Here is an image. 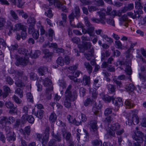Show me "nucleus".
<instances>
[{
    "instance_id": "30",
    "label": "nucleus",
    "mask_w": 146,
    "mask_h": 146,
    "mask_svg": "<svg viewBox=\"0 0 146 146\" xmlns=\"http://www.w3.org/2000/svg\"><path fill=\"white\" fill-rule=\"evenodd\" d=\"M94 52V49L92 48L90 51H89L88 53L84 54L86 58L88 60H90L93 55Z\"/></svg>"
},
{
    "instance_id": "38",
    "label": "nucleus",
    "mask_w": 146,
    "mask_h": 146,
    "mask_svg": "<svg viewBox=\"0 0 146 146\" xmlns=\"http://www.w3.org/2000/svg\"><path fill=\"white\" fill-rule=\"evenodd\" d=\"M57 119L56 114L54 112L51 113L49 117V120L52 122H54Z\"/></svg>"
},
{
    "instance_id": "47",
    "label": "nucleus",
    "mask_w": 146,
    "mask_h": 146,
    "mask_svg": "<svg viewBox=\"0 0 146 146\" xmlns=\"http://www.w3.org/2000/svg\"><path fill=\"white\" fill-rule=\"evenodd\" d=\"M42 52L45 54V56L46 57H49L51 56L52 54V52H50L48 50L46 49H43Z\"/></svg>"
},
{
    "instance_id": "40",
    "label": "nucleus",
    "mask_w": 146,
    "mask_h": 146,
    "mask_svg": "<svg viewBox=\"0 0 146 146\" xmlns=\"http://www.w3.org/2000/svg\"><path fill=\"white\" fill-rule=\"evenodd\" d=\"M53 90H50V88H46V90L45 96L48 100L50 99L51 98L52 95L50 92Z\"/></svg>"
},
{
    "instance_id": "12",
    "label": "nucleus",
    "mask_w": 146,
    "mask_h": 146,
    "mask_svg": "<svg viewBox=\"0 0 146 146\" xmlns=\"http://www.w3.org/2000/svg\"><path fill=\"white\" fill-rule=\"evenodd\" d=\"M134 15L131 12H128L127 13V15L132 17L133 19H134L137 18H139L141 16L140 14L143 13L142 11L138 10V11H135L134 10Z\"/></svg>"
},
{
    "instance_id": "1",
    "label": "nucleus",
    "mask_w": 146,
    "mask_h": 146,
    "mask_svg": "<svg viewBox=\"0 0 146 146\" xmlns=\"http://www.w3.org/2000/svg\"><path fill=\"white\" fill-rule=\"evenodd\" d=\"M117 62L119 65H123L125 68V72L129 76L128 78L131 79V75L132 74V71L130 66L131 65L130 59L125 60V59H123L122 60L118 61Z\"/></svg>"
},
{
    "instance_id": "59",
    "label": "nucleus",
    "mask_w": 146,
    "mask_h": 146,
    "mask_svg": "<svg viewBox=\"0 0 146 146\" xmlns=\"http://www.w3.org/2000/svg\"><path fill=\"white\" fill-rule=\"evenodd\" d=\"M135 8L137 9L136 11H138L139 10L142 11L141 9H142L143 7L141 6V4L139 2H135Z\"/></svg>"
},
{
    "instance_id": "26",
    "label": "nucleus",
    "mask_w": 146,
    "mask_h": 146,
    "mask_svg": "<svg viewBox=\"0 0 146 146\" xmlns=\"http://www.w3.org/2000/svg\"><path fill=\"white\" fill-rule=\"evenodd\" d=\"M4 93L3 94V97L4 98H6L9 95V93L10 92V88L7 86L3 87Z\"/></svg>"
},
{
    "instance_id": "13",
    "label": "nucleus",
    "mask_w": 146,
    "mask_h": 146,
    "mask_svg": "<svg viewBox=\"0 0 146 146\" xmlns=\"http://www.w3.org/2000/svg\"><path fill=\"white\" fill-rule=\"evenodd\" d=\"M7 131L8 132L6 133V139L7 141L11 143L15 140V135L14 132L9 131Z\"/></svg>"
},
{
    "instance_id": "46",
    "label": "nucleus",
    "mask_w": 146,
    "mask_h": 146,
    "mask_svg": "<svg viewBox=\"0 0 146 146\" xmlns=\"http://www.w3.org/2000/svg\"><path fill=\"white\" fill-rule=\"evenodd\" d=\"M107 87L110 93H112L115 91V88L113 85L109 84L107 86Z\"/></svg>"
},
{
    "instance_id": "31",
    "label": "nucleus",
    "mask_w": 146,
    "mask_h": 146,
    "mask_svg": "<svg viewBox=\"0 0 146 146\" xmlns=\"http://www.w3.org/2000/svg\"><path fill=\"white\" fill-rule=\"evenodd\" d=\"M90 76L84 75L83 77V82L84 85H89L90 82Z\"/></svg>"
},
{
    "instance_id": "20",
    "label": "nucleus",
    "mask_w": 146,
    "mask_h": 146,
    "mask_svg": "<svg viewBox=\"0 0 146 146\" xmlns=\"http://www.w3.org/2000/svg\"><path fill=\"white\" fill-rule=\"evenodd\" d=\"M53 139H52L55 140L56 141L60 142L62 140V137L61 135L59 133H57L56 134H54L53 131L52 133Z\"/></svg>"
},
{
    "instance_id": "18",
    "label": "nucleus",
    "mask_w": 146,
    "mask_h": 146,
    "mask_svg": "<svg viewBox=\"0 0 146 146\" xmlns=\"http://www.w3.org/2000/svg\"><path fill=\"white\" fill-rule=\"evenodd\" d=\"M128 20V18L127 15L124 14L122 17L119 18V20L120 21L119 23L121 25H123L126 27L128 26V24L125 22Z\"/></svg>"
},
{
    "instance_id": "63",
    "label": "nucleus",
    "mask_w": 146,
    "mask_h": 146,
    "mask_svg": "<svg viewBox=\"0 0 146 146\" xmlns=\"http://www.w3.org/2000/svg\"><path fill=\"white\" fill-rule=\"evenodd\" d=\"M33 37L36 40L38 39L39 36V34L38 31H36L33 33H32Z\"/></svg>"
},
{
    "instance_id": "53",
    "label": "nucleus",
    "mask_w": 146,
    "mask_h": 146,
    "mask_svg": "<svg viewBox=\"0 0 146 146\" xmlns=\"http://www.w3.org/2000/svg\"><path fill=\"white\" fill-rule=\"evenodd\" d=\"M121 13H123L122 12L121 10L117 11L116 10H113L112 12V15L113 16H118L120 17L121 15Z\"/></svg>"
},
{
    "instance_id": "25",
    "label": "nucleus",
    "mask_w": 146,
    "mask_h": 146,
    "mask_svg": "<svg viewBox=\"0 0 146 146\" xmlns=\"http://www.w3.org/2000/svg\"><path fill=\"white\" fill-rule=\"evenodd\" d=\"M85 67L86 68L88 72L90 74L92 72L93 68L88 62H85L84 63Z\"/></svg>"
},
{
    "instance_id": "21",
    "label": "nucleus",
    "mask_w": 146,
    "mask_h": 146,
    "mask_svg": "<svg viewBox=\"0 0 146 146\" xmlns=\"http://www.w3.org/2000/svg\"><path fill=\"white\" fill-rule=\"evenodd\" d=\"M10 1L13 4L19 7H21L24 4L22 0H10Z\"/></svg>"
},
{
    "instance_id": "23",
    "label": "nucleus",
    "mask_w": 146,
    "mask_h": 146,
    "mask_svg": "<svg viewBox=\"0 0 146 146\" xmlns=\"http://www.w3.org/2000/svg\"><path fill=\"white\" fill-rule=\"evenodd\" d=\"M27 29L26 27L21 23H18L15 24L14 27V30L15 31H19L21 30H25Z\"/></svg>"
},
{
    "instance_id": "8",
    "label": "nucleus",
    "mask_w": 146,
    "mask_h": 146,
    "mask_svg": "<svg viewBox=\"0 0 146 146\" xmlns=\"http://www.w3.org/2000/svg\"><path fill=\"white\" fill-rule=\"evenodd\" d=\"M21 120L23 123L27 121L29 123L33 124L34 123L35 119L32 115L28 114H24L21 117Z\"/></svg>"
},
{
    "instance_id": "52",
    "label": "nucleus",
    "mask_w": 146,
    "mask_h": 146,
    "mask_svg": "<svg viewBox=\"0 0 146 146\" xmlns=\"http://www.w3.org/2000/svg\"><path fill=\"white\" fill-rule=\"evenodd\" d=\"M13 100L17 104H20L22 100L20 99L18 97L15 95H14L12 97Z\"/></svg>"
},
{
    "instance_id": "28",
    "label": "nucleus",
    "mask_w": 146,
    "mask_h": 146,
    "mask_svg": "<svg viewBox=\"0 0 146 146\" xmlns=\"http://www.w3.org/2000/svg\"><path fill=\"white\" fill-rule=\"evenodd\" d=\"M133 4L130 3L127 6H125L123 9L121 10V11L123 13H125L127 11L132 10L133 8Z\"/></svg>"
},
{
    "instance_id": "9",
    "label": "nucleus",
    "mask_w": 146,
    "mask_h": 146,
    "mask_svg": "<svg viewBox=\"0 0 146 146\" xmlns=\"http://www.w3.org/2000/svg\"><path fill=\"white\" fill-rule=\"evenodd\" d=\"M19 47L17 43H15L14 44H11L10 46H7V47L10 51L11 58H17L18 57V55L16 54L13 55L11 51H14L17 50Z\"/></svg>"
},
{
    "instance_id": "29",
    "label": "nucleus",
    "mask_w": 146,
    "mask_h": 146,
    "mask_svg": "<svg viewBox=\"0 0 146 146\" xmlns=\"http://www.w3.org/2000/svg\"><path fill=\"white\" fill-rule=\"evenodd\" d=\"M8 119V117L6 116L1 117L0 120V124H5V126L6 124H10V122L9 121Z\"/></svg>"
},
{
    "instance_id": "35",
    "label": "nucleus",
    "mask_w": 146,
    "mask_h": 146,
    "mask_svg": "<svg viewBox=\"0 0 146 146\" xmlns=\"http://www.w3.org/2000/svg\"><path fill=\"white\" fill-rule=\"evenodd\" d=\"M48 36L50 37L49 40L50 41H52L53 40V38L55 37L54 31L52 29L50 28L48 29Z\"/></svg>"
},
{
    "instance_id": "32",
    "label": "nucleus",
    "mask_w": 146,
    "mask_h": 146,
    "mask_svg": "<svg viewBox=\"0 0 146 146\" xmlns=\"http://www.w3.org/2000/svg\"><path fill=\"white\" fill-rule=\"evenodd\" d=\"M70 21V23L72 26H75V25L72 23V21L74 20L75 17L76 18V16L74 15V11H73L68 16Z\"/></svg>"
},
{
    "instance_id": "44",
    "label": "nucleus",
    "mask_w": 146,
    "mask_h": 146,
    "mask_svg": "<svg viewBox=\"0 0 146 146\" xmlns=\"http://www.w3.org/2000/svg\"><path fill=\"white\" fill-rule=\"evenodd\" d=\"M101 36L103 39H104L109 43H111L113 42L112 39L110 37H109L106 35H101Z\"/></svg>"
},
{
    "instance_id": "27",
    "label": "nucleus",
    "mask_w": 146,
    "mask_h": 146,
    "mask_svg": "<svg viewBox=\"0 0 146 146\" xmlns=\"http://www.w3.org/2000/svg\"><path fill=\"white\" fill-rule=\"evenodd\" d=\"M125 88L127 92H133L135 89V87L133 84L130 83L126 85Z\"/></svg>"
},
{
    "instance_id": "41",
    "label": "nucleus",
    "mask_w": 146,
    "mask_h": 146,
    "mask_svg": "<svg viewBox=\"0 0 146 146\" xmlns=\"http://www.w3.org/2000/svg\"><path fill=\"white\" fill-rule=\"evenodd\" d=\"M102 121L104 123L108 125L109 123L112 121L111 117L110 116L108 117L102 119Z\"/></svg>"
},
{
    "instance_id": "62",
    "label": "nucleus",
    "mask_w": 146,
    "mask_h": 146,
    "mask_svg": "<svg viewBox=\"0 0 146 146\" xmlns=\"http://www.w3.org/2000/svg\"><path fill=\"white\" fill-rule=\"evenodd\" d=\"M57 144L55 140L51 139L48 143V146H57Z\"/></svg>"
},
{
    "instance_id": "2",
    "label": "nucleus",
    "mask_w": 146,
    "mask_h": 146,
    "mask_svg": "<svg viewBox=\"0 0 146 146\" xmlns=\"http://www.w3.org/2000/svg\"><path fill=\"white\" fill-rule=\"evenodd\" d=\"M110 129L115 132L117 135L120 136L125 132L123 129L121 128L120 125L118 123H113L110 126Z\"/></svg>"
},
{
    "instance_id": "33",
    "label": "nucleus",
    "mask_w": 146,
    "mask_h": 146,
    "mask_svg": "<svg viewBox=\"0 0 146 146\" xmlns=\"http://www.w3.org/2000/svg\"><path fill=\"white\" fill-rule=\"evenodd\" d=\"M47 71V68L46 67H41L38 69V72L40 76L44 75Z\"/></svg>"
},
{
    "instance_id": "19",
    "label": "nucleus",
    "mask_w": 146,
    "mask_h": 146,
    "mask_svg": "<svg viewBox=\"0 0 146 146\" xmlns=\"http://www.w3.org/2000/svg\"><path fill=\"white\" fill-rule=\"evenodd\" d=\"M97 13L100 16V18L99 19L101 21V23L102 24H105V21L104 20L106 19L105 13L100 11L97 12Z\"/></svg>"
},
{
    "instance_id": "57",
    "label": "nucleus",
    "mask_w": 146,
    "mask_h": 146,
    "mask_svg": "<svg viewBox=\"0 0 146 146\" xmlns=\"http://www.w3.org/2000/svg\"><path fill=\"white\" fill-rule=\"evenodd\" d=\"M56 63L62 66L64 64V60L61 57H59L56 60Z\"/></svg>"
},
{
    "instance_id": "11",
    "label": "nucleus",
    "mask_w": 146,
    "mask_h": 146,
    "mask_svg": "<svg viewBox=\"0 0 146 146\" xmlns=\"http://www.w3.org/2000/svg\"><path fill=\"white\" fill-rule=\"evenodd\" d=\"M44 111L43 110H39L34 108L33 110L32 113L39 119H41L43 116Z\"/></svg>"
},
{
    "instance_id": "43",
    "label": "nucleus",
    "mask_w": 146,
    "mask_h": 146,
    "mask_svg": "<svg viewBox=\"0 0 146 146\" xmlns=\"http://www.w3.org/2000/svg\"><path fill=\"white\" fill-rule=\"evenodd\" d=\"M44 134L41 139V143L42 144H43L44 142L46 143L48 141L49 139V135L46 133Z\"/></svg>"
},
{
    "instance_id": "50",
    "label": "nucleus",
    "mask_w": 146,
    "mask_h": 146,
    "mask_svg": "<svg viewBox=\"0 0 146 146\" xmlns=\"http://www.w3.org/2000/svg\"><path fill=\"white\" fill-rule=\"evenodd\" d=\"M99 80L98 79H95L94 81L93 87L96 90L100 86V84H98Z\"/></svg>"
},
{
    "instance_id": "55",
    "label": "nucleus",
    "mask_w": 146,
    "mask_h": 146,
    "mask_svg": "<svg viewBox=\"0 0 146 146\" xmlns=\"http://www.w3.org/2000/svg\"><path fill=\"white\" fill-rule=\"evenodd\" d=\"M88 9L89 11L92 13L93 11H98L99 9L96 7L95 6H88Z\"/></svg>"
},
{
    "instance_id": "49",
    "label": "nucleus",
    "mask_w": 146,
    "mask_h": 146,
    "mask_svg": "<svg viewBox=\"0 0 146 146\" xmlns=\"http://www.w3.org/2000/svg\"><path fill=\"white\" fill-rule=\"evenodd\" d=\"M26 97L28 100L31 102H33V96L30 92H27L26 94Z\"/></svg>"
},
{
    "instance_id": "61",
    "label": "nucleus",
    "mask_w": 146,
    "mask_h": 146,
    "mask_svg": "<svg viewBox=\"0 0 146 146\" xmlns=\"http://www.w3.org/2000/svg\"><path fill=\"white\" fill-rule=\"evenodd\" d=\"M115 131L114 130L110 129L107 131V134L110 137H115Z\"/></svg>"
},
{
    "instance_id": "56",
    "label": "nucleus",
    "mask_w": 146,
    "mask_h": 146,
    "mask_svg": "<svg viewBox=\"0 0 146 146\" xmlns=\"http://www.w3.org/2000/svg\"><path fill=\"white\" fill-rule=\"evenodd\" d=\"M92 102V100L90 98H87L84 102V105L87 106Z\"/></svg>"
},
{
    "instance_id": "42",
    "label": "nucleus",
    "mask_w": 146,
    "mask_h": 146,
    "mask_svg": "<svg viewBox=\"0 0 146 146\" xmlns=\"http://www.w3.org/2000/svg\"><path fill=\"white\" fill-rule=\"evenodd\" d=\"M80 9L78 6H76L74 9V13L76 16V19H77L78 17L80 15Z\"/></svg>"
},
{
    "instance_id": "58",
    "label": "nucleus",
    "mask_w": 146,
    "mask_h": 146,
    "mask_svg": "<svg viewBox=\"0 0 146 146\" xmlns=\"http://www.w3.org/2000/svg\"><path fill=\"white\" fill-rule=\"evenodd\" d=\"M22 90L20 88H17L15 91V93L17 94L21 98L23 96Z\"/></svg>"
},
{
    "instance_id": "6",
    "label": "nucleus",
    "mask_w": 146,
    "mask_h": 146,
    "mask_svg": "<svg viewBox=\"0 0 146 146\" xmlns=\"http://www.w3.org/2000/svg\"><path fill=\"white\" fill-rule=\"evenodd\" d=\"M84 20L85 25L88 27V33L89 34L90 36H92V33L94 30V27L90 23L88 17H84Z\"/></svg>"
},
{
    "instance_id": "3",
    "label": "nucleus",
    "mask_w": 146,
    "mask_h": 146,
    "mask_svg": "<svg viewBox=\"0 0 146 146\" xmlns=\"http://www.w3.org/2000/svg\"><path fill=\"white\" fill-rule=\"evenodd\" d=\"M138 111L136 110H131V114H132L131 120H129L128 124L129 125H132V123L134 125L138 124L139 122L138 117L137 116Z\"/></svg>"
},
{
    "instance_id": "10",
    "label": "nucleus",
    "mask_w": 146,
    "mask_h": 146,
    "mask_svg": "<svg viewBox=\"0 0 146 146\" xmlns=\"http://www.w3.org/2000/svg\"><path fill=\"white\" fill-rule=\"evenodd\" d=\"M18 57L16 58L17 59L15 63L16 66H19L20 65L26 66L28 63L29 60L28 59L22 57L18 58Z\"/></svg>"
},
{
    "instance_id": "37",
    "label": "nucleus",
    "mask_w": 146,
    "mask_h": 146,
    "mask_svg": "<svg viewBox=\"0 0 146 146\" xmlns=\"http://www.w3.org/2000/svg\"><path fill=\"white\" fill-rule=\"evenodd\" d=\"M56 6L58 8L61 9L63 11L65 12H66L67 11V10L66 7L61 3L60 1L57 4Z\"/></svg>"
},
{
    "instance_id": "17",
    "label": "nucleus",
    "mask_w": 146,
    "mask_h": 146,
    "mask_svg": "<svg viewBox=\"0 0 146 146\" xmlns=\"http://www.w3.org/2000/svg\"><path fill=\"white\" fill-rule=\"evenodd\" d=\"M92 46L90 42H85L82 44V47L80 50V51L82 52H84L85 50L90 48Z\"/></svg>"
},
{
    "instance_id": "39",
    "label": "nucleus",
    "mask_w": 146,
    "mask_h": 146,
    "mask_svg": "<svg viewBox=\"0 0 146 146\" xmlns=\"http://www.w3.org/2000/svg\"><path fill=\"white\" fill-rule=\"evenodd\" d=\"M95 4L99 7H103L104 5V3L103 0H94Z\"/></svg>"
},
{
    "instance_id": "24",
    "label": "nucleus",
    "mask_w": 146,
    "mask_h": 146,
    "mask_svg": "<svg viewBox=\"0 0 146 146\" xmlns=\"http://www.w3.org/2000/svg\"><path fill=\"white\" fill-rule=\"evenodd\" d=\"M125 106L126 108L131 109L134 107L135 104L130 100H127L125 102Z\"/></svg>"
},
{
    "instance_id": "48",
    "label": "nucleus",
    "mask_w": 146,
    "mask_h": 146,
    "mask_svg": "<svg viewBox=\"0 0 146 146\" xmlns=\"http://www.w3.org/2000/svg\"><path fill=\"white\" fill-rule=\"evenodd\" d=\"M15 83L16 86L19 87H21L25 86L24 84L20 80H17Z\"/></svg>"
},
{
    "instance_id": "45",
    "label": "nucleus",
    "mask_w": 146,
    "mask_h": 146,
    "mask_svg": "<svg viewBox=\"0 0 146 146\" xmlns=\"http://www.w3.org/2000/svg\"><path fill=\"white\" fill-rule=\"evenodd\" d=\"M27 23L31 24L30 25L34 26L36 23V21L34 18L30 17L28 19Z\"/></svg>"
},
{
    "instance_id": "14",
    "label": "nucleus",
    "mask_w": 146,
    "mask_h": 146,
    "mask_svg": "<svg viewBox=\"0 0 146 146\" xmlns=\"http://www.w3.org/2000/svg\"><path fill=\"white\" fill-rule=\"evenodd\" d=\"M43 84L45 86L48 87L47 88L53 90L52 83L51 80L48 78H46L42 80Z\"/></svg>"
},
{
    "instance_id": "7",
    "label": "nucleus",
    "mask_w": 146,
    "mask_h": 146,
    "mask_svg": "<svg viewBox=\"0 0 146 146\" xmlns=\"http://www.w3.org/2000/svg\"><path fill=\"white\" fill-rule=\"evenodd\" d=\"M5 104L7 108L10 109L9 113L11 114L17 113V106H15L12 102L10 101L6 102Z\"/></svg>"
},
{
    "instance_id": "64",
    "label": "nucleus",
    "mask_w": 146,
    "mask_h": 146,
    "mask_svg": "<svg viewBox=\"0 0 146 146\" xmlns=\"http://www.w3.org/2000/svg\"><path fill=\"white\" fill-rule=\"evenodd\" d=\"M10 14L12 17L15 19L18 20L19 19L18 17L15 12L13 10L10 11Z\"/></svg>"
},
{
    "instance_id": "22",
    "label": "nucleus",
    "mask_w": 146,
    "mask_h": 146,
    "mask_svg": "<svg viewBox=\"0 0 146 146\" xmlns=\"http://www.w3.org/2000/svg\"><path fill=\"white\" fill-rule=\"evenodd\" d=\"M72 86L71 85H69L66 91L65 92L66 95L69 96H77V94L76 92H73L72 93L70 91V90Z\"/></svg>"
},
{
    "instance_id": "36",
    "label": "nucleus",
    "mask_w": 146,
    "mask_h": 146,
    "mask_svg": "<svg viewBox=\"0 0 146 146\" xmlns=\"http://www.w3.org/2000/svg\"><path fill=\"white\" fill-rule=\"evenodd\" d=\"M17 52L20 54L25 56L29 54V53H27V50L23 48H19L17 50Z\"/></svg>"
},
{
    "instance_id": "51",
    "label": "nucleus",
    "mask_w": 146,
    "mask_h": 146,
    "mask_svg": "<svg viewBox=\"0 0 146 146\" xmlns=\"http://www.w3.org/2000/svg\"><path fill=\"white\" fill-rule=\"evenodd\" d=\"M92 143L93 146H102V142L101 141L97 140L93 141Z\"/></svg>"
},
{
    "instance_id": "34",
    "label": "nucleus",
    "mask_w": 146,
    "mask_h": 146,
    "mask_svg": "<svg viewBox=\"0 0 146 146\" xmlns=\"http://www.w3.org/2000/svg\"><path fill=\"white\" fill-rule=\"evenodd\" d=\"M114 98L113 96H110L108 95H104L103 97L104 100L106 102H110L111 100L113 99Z\"/></svg>"
},
{
    "instance_id": "4",
    "label": "nucleus",
    "mask_w": 146,
    "mask_h": 146,
    "mask_svg": "<svg viewBox=\"0 0 146 146\" xmlns=\"http://www.w3.org/2000/svg\"><path fill=\"white\" fill-rule=\"evenodd\" d=\"M132 136L133 139L140 143H143V140L145 139L146 135L140 131H137Z\"/></svg>"
},
{
    "instance_id": "5",
    "label": "nucleus",
    "mask_w": 146,
    "mask_h": 146,
    "mask_svg": "<svg viewBox=\"0 0 146 146\" xmlns=\"http://www.w3.org/2000/svg\"><path fill=\"white\" fill-rule=\"evenodd\" d=\"M77 98V96H74L65 95V99L64 101L65 106L67 108H69L71 106V102L74 101Z\"/></svg>"
},
{
    "instance_id": "60",
    "label": "nucleus",
    "mask_w": 146,
    "mask_h": 146,
    "mask_svg": "<svg viewBox=\"0 0 146 146\" xmlns=\"http://www.w3.org/2000/svg\"><path fill=\"white\" fill-rule=\"evenodd\" d=\"M28 33L29 34H32L35 31L34 27V26L29 25L28 29Z\"/></svg>"
},
{
    "instance_id": "54",
    "label": "nucleus",
    "mask_w": 146,
    "mask_h": 146,
    "mask_svg": "<svg viewBox=\"0 0 146 146\" xmlns=\"http://www.w3.org/2000/svg\"><path fill=\"white\" fill-rule=\"evenodd\" d=\"M31 131V127L30 126H27L25 128L24 132V134L25 135L27 134V135H29Z\"/></svg>"
},
{
    "instance_id": "16",
    "label": "nucleus",
    "mask_w": 146,
    "mask_h": 146,
    "mask_svg": "<svg viewBox=\"0 0 146 146\" xmlns=\"http://www.w3.org/2000/svg\"><path fill=\"white\" fill-rule=\"evenodd\" d=\"M97 122L96 121H92L90 122V131L93 134H95L97 133Z\"/></svg>"
},
{
    "instance_id": "15",
    "label": "nucleus",
    "mask_w": 146,
    "mask_h": 146,
    "mask_svg": "<svg viewBox=\"0 0 146 146\" xmlns=\"http://www.w3.org/2000/svg\"><path fill=\"white\" fill-rule=\"evenodd\" d=\"M112 103L115 106L117 107H119L123 106V102L121 98H115L112 100Z\"/></svg>"
}]
</instances>
